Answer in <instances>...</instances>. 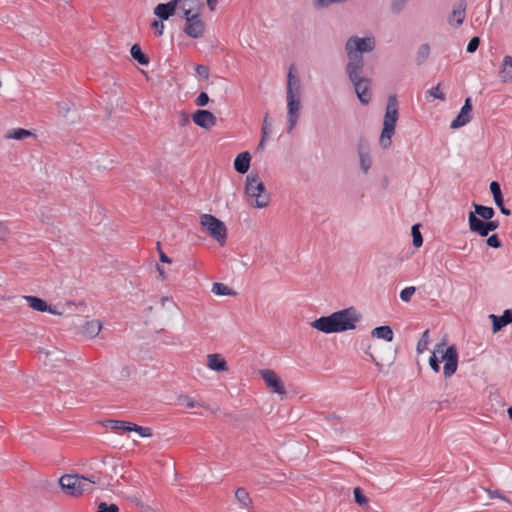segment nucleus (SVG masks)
Segmentation results:
<instances>
[{"label":"nucleus","mask_w":512,"mask_h":512,"mask_svg":"<svg viewBox=\"0 0 512 512\" xmlns=\"http://www.w3.org/2000/svg\"><path fill=\"white\" fill-rule=\"evenodd\" d=\"M360 320L361 314L354 307H350L315 319L310 325L320 332L332 334L353 330Z\"/></svg>","instance_id":"f257e3e1"},{"label":"nucleus","mask_w":512,"mask_h":512,"mask_svg":"<svg viewBox=\"0 0 512 512\" xmlns=\"http://www.w3.org/2000/svg\"><path fill=\"white\" fill-rule=\"evenodd\" d=\"M302 88L299 78L293 73L292 68L287 75L286 102H287V132L291 133L297 125L302 108Z\"/></svg>","instance_id":"f03ea898"},{"label":"nucleus","mask_w":512,"mask_h":512,"mask_svg":"<svg viewBox=\"0 0 512 512\" xmlns=\"http://www.w3.org/2000/svg\"><path fill=\"white\" fill-rule=\"evenodd\" d=\"M398 119V102L396 96H389L386 106V112L383 121V129L380 135L379 143L383 149L391 146V138L395 132V126Z\"/></svg>","instance_id":"7ed1b4c3"},{"label":"nucleus","mask_w":512,"mask_h":512,"mask_svg":"<svg viewBox=\"0 0 512 512\" xmlns=\"http://www.w3.org/2000/svg\"><path fill=\"white\" fill-rule=\"evenodd\" d=\"M245 194L248 198L255 200L251 203L255 208L262 209L269 205L270 196L258 174H250L246 177Z\"/></svg>","instance_id":"20e7f679"},{"label":"nucleus","mask_w":512,"mask_h":512,"mask_svg":"<svg viewBox=\"0 0 512 512\" xmlns=\"http://www.w3.org/2000/svg\"><path fill=\"white\" fill-rule=\"evenodd\" d=\"M344 48L346 55L362 56L363 53H370L376 48V38L372 34L365 37L353 35L347 39Z\"/></svg>","instance_id":"39448f33"},{"label":"nucleus","mask_w":512,"mask_h":512,"mask_svg":"<svg viewBox=\"0 0 512 512\" xmlns=\"http://www.w3.org/2000/svg\"><path fill=\"white\" fill-rule=\"evenodd\" d=\"M86 485V482H69L67 484L65 482H46L42 489L50 496H54L62 491L66 495L79 497L87 491Z\"/></svg>","instance_id":"423d86ee"},{"label":"nucleus","mask_w":512,"mask_h":512,"mask_svg":"<svg viewBox=\"0 0 512 512\" xmlns=\"http://www.w3.org/2000/svg\"><path fill=\"white\" fill-rule=\"evenodd\" d=\"M446 342L443 340L435 347V352L441 355L440 361H444L443 374L446 378L451 377L457 370L458 353L455 346H449L445 349Z\"/></svg>","instance_id":"0eeeda50"},{"label":"nucleus","mask_w":512,"mask_h":512,"mask_svg":"<svg viewBox=\"0 0 512 512\" xmlns=\"http://www.w3.org/2000/svg\"><path fill=\"white\" fill-rule=\"evenodd\" d=\"M200 224L206 230L207 234L220 244L225 242L227 229L225 224L210 214H203L200 217Z\"/></svg>","instance_id":"6e6552de"},{"label":"nucleus","mask_w":512,"mask_h":512,"mask_svg":"<svg viewBox=\"0 0 512 512\" xmlns=\"http://www.w3.org/2000/svg\"><path fill=\"white\" fill-rule=\"evenodd\" d=\"M185 25L183 26V32L192 39H200L204 37L206 32V23L202 19L201 14L191 15L183 18Z\"/></svg>","instance_id":"1a4fd4ad"},{"label":"nucleus","mask_w":512,"mask_h":512,"mask_svg":"<svg viewBox=\"0 0 512 512\" xmlns=\"http://www.w3.org/2000/svg\"><path fill=\"white\" fill-rule=\"evenodd\" d=\"M105 427L110 428L114 431H124V432H131L135 431L140 434L142 437H149L151 436V431L149 428L138 426L134 423L127 422V421H121V420H107L104 423Z\"/></svg>","instance_id":"9d476101"},{"label":"nucleus","mask_w":512,"mask_h":512,"mask_svg":"<svg viewBox=\"0 0 512 512\" xmlns=\"http://www.w3.org/2000/svg\"><path fill=\"white\" fill-rule=\"evenodd\" d=\"M348 61L345 66V72L351 81L358 80L363 76L364 58L363 56L347 55Z\"/></svg>","instance_id":"9b49d317"},{"label":"nucleus","mask_w":512,"mask_h":512,"mask_svg":"<svg viewBox=\"0 0 512 512\" xmlns=\"http://www.w3.org/2000/svg\"><path fill=\"white\" fill-rule=\"evenodd\" d=\"M174 3L181 18L199 15L203 8L202 0H174Z\"/></svg>","instance_id":"f8f14e48"},{"label":"nucleus","mask_w":512,"mask_h":512,"mask_svg":"<svg viewBox=\"0 0 512 512\" xmlns=\"http://www.w3.org/2000/svg\"><path fill=\"white\" fill-rule=\"evenodd\" d=\"M351 83L354 86V90H355V93H356L359 101L362 104L367 105L371 101V98H372V93H371L372 81H371V79L364 76L358 80L351 81Z\"/></svg>","instance_id":"ddd939ff"},{"label":"nucleus","mask_w":512,"mask_h":512,"mask_svg":"<svg viewBox=\"0 0 512 512\" xmlns=\"http://www.w3.org/2000/svg\"><path fill=\"white\" fill-rule=\"evenodd\" d=\"M260 374L263 380L265 381L267 387L271 389L274 393L280 395H284L286 393L282 380L273 370H261Z\"/></svg>","instance_id":"4468645a"},{"label":"nucleus","mask_w":512,"mask_h":512,"mask_svg":"<svg viewBox=\"0 0 512 512\" xmlns=\"http://www.w3.org/2000/svg\"><path fill=\"white\" fill-rule=\"evenodd\" d=\"M465 16L466 3L465 1L461 0L453 6V9L448 17V23L450 26L458 28L463 24Z\"/></svg>","instance_id":"2eb2a0df"},{"label":"nucleus","mask_w":512,"mask_h":512,"mask_svg":"<svg viewBox=\"0 0 512 512\" xmlns=\"http://www.w3.org/2000/svg\"><path fill=\"white\" fill-rule=\"evenodd\" d=\"M193 122L201 128L210 129L216 124V117L208 110H197L192 116Z\"/></svg>","instance_id":"dca6fc26"},{"label":"nucleus","mask_w":512,"mask_h":512,"mask_svg":"<svg viewBox=\"0 0 512 512\" xmlns=\"http://www.w3.org/2000/svg\"><path fill=\"white\" fill-rule=\"evenodd\" d=\"M471 110H472V105H471V99L470 98H467L465 100V103L463 105V107L461 108V111L460 113L458 114V116L451 122L450 124V128L452 129H457V128H460V127H463L465 126L467 123L470 122L471 120Z\"/></svg>","instance_id":"f3484780"},{"label":"nucleus","mask_w":512,"mask_h":512,"mask_svg":"<svg viewBox=\"0 0 512 512\" xmlns=\"http://www.w3.org/2000/svg\"><path fill=\"white\" fill-rule=\"evenodd\" d=\"M489 319L492 321L493 333H497L503 327L512 323V311L507 309L503 312L502 316H496L494 314H490Z\"/></svg>","instance_id":"a211bd4d"},{"label":"nucleus","mask_w":512,"mask_h":512,"mask_svg":"<svg viewBox=\"0 0 512 512\" xmlns=\"http://www.w3.org/2000/svg\"><path fill=\"white\" fill-rule=\"evenodd\" d=\"M177 6L176 3H174V0H171L167 3H161L158 4L154 8V14L160 19V20H168L171 16H173L176 13Z\"/></svg>","instance_id":"6ab92c4d"},{"label":"nucleus","mask_w":512,"mask_h":512,"mask_svg":"<svg viewBox=\"0 0 512 512\" xmlns=\"http://www.w3.org/2000/svg\"><path fill=\"white\" fill-rule=\"evenodd\" d=\"M29 305L30 308L39 312H49L51 314H59L54 308L48 306L44 300L36 296H23L22 297Z\"/></svg>","instance_id":"aec40b11"},{"label":"nucleus","mask_w":512,"mask_h":512,"mask_svg":"<svg viewBox=\"0 0 512 512\" xmlns=\"http://www.w3.org/2000/svg\"><path fill=\"white\" fill-rule=\"evenodd\" d=\"M207 367L216 372H223L228 369L227 362L224 357L218 353L207 355Z\"/></svg>","instance_id":"412c9836"},{"label":"nucleus","mask_w":512,"mask_h":512,"mask_svg":"<svg viewBox=\"0 0 512 512\" xmlns=\"http://www.w3.org/2000/svg\"><path fill=\"white\" fill-rule=\"evenodd\" d=\"M499 79L503 83L512 82V56L506 55L503 57L499 70Z\"/></svg>","instance_id":"4be33fe9"},{"label":"nucleus","mask_w":512,"mask_h":512,"mask_svg":"<svg viewBox=\"0 0 512 512\" xmlns=\"http://www.w3.org/2000/svg\"><path fill=\"white\" fill-rule=\"evenodd\" d=\"M251 156L249 152H242L234 160V168L240 174H245L250 168Z\"/></svg>","instance_id":"5701e85b"},{"label":"nucleus","mask_w":512,"mask_h":512,"mask_svg":"<svg viewBox=\"0 0 512 512\" xmlns=\"http://www.w3.org/2000/svg\"><path fill=\"white\" fill-rule=\"evenodd\" d=\"M102 329V323L99 320L86 321L82 328V334L89 338L96 337Z\"/></svg>","instance_id":"b1692460"},{"label":"nucleus","mask_w":512,"mask_h":512,"mask_svg":"<svg viewBox=\"0 0 512 512\" xmlns=\"http://www.w3.org/2000/svg\"><path fill=\"white\" fill-rule=\"evenodd\" d=\"M178 404L181 406H185L186 408L193 409V408H205L208 409L209 407L205 405L203 402H200L194 398H192L189 395L181 394L177 397Z\"/></svg>","instance_id":"393cba45"},{"label":"nucleus","mask_w":512,"mask_h":512,"mask_svg":"<svg viewBox=\"0 0 512 512\" xmlns=\"http://www.w3.org/2000/svg\"><path fill=\"white\" fill-rule=\"evenodd\" d=\"M359 161L362 172L367 174L372 167V157L368 150L363 148L359 149Z\"/></svg>","instance_id":"a878e982"},{"label":"nucleus","mask_w":512,"mask_h":512,"mask_svg":"<svg viewBox=\"0 0 512 512\" xmlns=\"http://www.w3.org/2000/svg\"><path fill=\"white\" fill-rule=\"evenodd\" d=\"M33 132L24 128H14L9 130L5 138L6 139H14V140H24L28 137L33 136Z\"/></svg>","instance_id":"bb28decb"},{"label":"nucleus","mask_w":512,"mask_h":512,"mask_svg":"<svg viewBox=\"0 0 512 512\" xmlns=\"http://www.w3.org/2000/svg\"><path fill=\"white\" fill-rule=\"evenodd\" d=\"M373 337L384 339L388 342L393 340V331L389 326H379L372 330L371 332Z\"/></svg>","instance_id":"cd10ccee"},{"label":"nucleus","mask_w":512,"mask_h":512,"mask_svg":"<svg viewBox=\"0 0 512 512\" xmlns=\"http://www.w3.org/2000/svg\"><path fill=\"white\" fill-rule=\"evenodd\" d=\"M475 209V215H479L484 220H491L494 216V210L492 207L483 206L480 204L473 203Z\"/></svg>","instance_id":"c85d7f7f"},{"label":"nucleus","mask_w":512,"mask_h":512,"mask_svg":"<svg viewBox=\"0 0 512 512\" xmlns=\"http://www.w3.org/2000/svg\"><path fill=\"white\" fill-rule=\"evenodd\" d=\"M212 292L219 296H234L236 292L223 283H214L212 285Z\"/></svg>","instance_id":"c756f323"},{"label":"nucleus","mask_w":512,"mask_h":512,"mask_svg":"<svg viewBox=\"0 0 512 512\" xmlns=\"http://www.w3.org/2000/svg\"><path fill=\"white\" fill-rule=\"evenodd\" d=\"M131 56L141 65H147L149 63L148 58L144 55L139 45L134 44L131 47Z\"/></svg>","instance_id":"7c9ffc66"},{"label":"nucleus","mask_w":512,"mask_h":512,"mask_svg":"<svg viewBox=\"0 0 512 512\" xmlns=\"http://www.w3.org/2000/svg\"><path fill=\"white\" fill-rule=\"evenodd\" d=\"M430 55V46L427 43L421 44L418 47L416 61L418 64L425 62Z\"/></svg>","instance_id":"2f4dec72"},{"label":"nucleus","mask_w":512,"mask_h":512,"mask_svg":"<svg viewBox=\"0 0 512 512\" xmlns=\"http://www.w3.org/2000/svg\"><path fill=\"white\" fill-rule=\"evenodd\" d=\"M235 497L244 507H248L251 504L249 493L244 488H238L235 491Z\"/></svg>","instance_id":"473e14b6"},{"label":"nucleus","mask_w":512,"mask_h":512,"mask_svg":"<svg viewBox=\"0 0 512 512\" xmlns=\"http://www.w3.org/2000/svg\"><path fill=\"white\" fill-rule=\"evenodd\" d=\"M469 228L472 232H478L485 222L480 220L473 212L469 213L468 216Z\"/></svg>","instance_id":"72a5a7b5"},{"label":"nucleus","mask_w":512,"mask_h":512,"mask_svg":"<svg viewBox=\"0 0 512 512\" xmlns=\"http://www.w3.org/2000/svg\"><path fill=\"white\" fill-rule=\"evenodd\" d=\"M354 494V500L355 502L361 506V507H367L368 506V498L364 495L363 490L360 487L354 488L353 491Z\"/></svg>","instance_id":"f704fd0d"},{"label":"nucleus","mask_w":512,"mask_h":512,"mask_svg":"<svg viewBox=\"0 0 512 512\" xmlns=\"http://www.w3.org/2000/svg\"><path fill=\"white\" fill-rule=\"evenodd\" d=\"M269 127H270L269 118H268V115H266L264 117V120H263L262 137H261L260 143L258 144V147H257L258 150L264 148L266 139H267L268 134H269Z\"/></svg>","instance_id":"c9c22d12"},{"label":"nucleus","mask_w":512,"mask_h":512,"mask_svg":"<svg viewBox=\"0 0 512 512\" xmlns=\"http://www.w3.org/2000/svg\"><path fill=\"white\" fill-rule=\"evenodd\" d=\"M426 93H427V96H429L433 99H439L441 101H445V99H446L445 94L441 89V83H439L435 87H432Z\"/></svg>","instance_id":"e433bc0d"},{"label":"nucleus","mask_w":512,"mask_h":512,"mask_svg":"<svg viewBox=\"0 0 512 512\" xmlns=\"http://www.w3.org/2000/svg\"><path fill=\"white\" fill-rule=\"evenodd\" d=\"M419 224H415L412 226V237H413V245L416 247V248H419L422 246L423 244V238H422V235L420 233V230H419Z\"/></svg>","instance_id":"4c0bfd02"},{"label":"nucleus","mask_w":512,"mask_h":512,"mask_svg":"<svg viewBox=\"0 0 512 512\" xmlns=\"http://www.w3.org/2000/svg\"><path fill=\"white\" fill-rule=\"evenodd\" d=\"M429 344V330H426L423 332L420 340L417 344V352L419 354L423 353L427 348Z\"/></svg>","instance_id":"58836bf2"},{"label":"nucleus","mask_w":512,"mask_h":512,"mask_svg":"<svg viewBox=\"0 0 512 512\" xmlns=\"http://www.w3.org/2000/svg\"><path fill=\"white\" fill-rule=\"evenodd\" d=\"M113 471H114L113 474L108 475L111 478H113V477H119L121 479L133 478V475H131V474L127 475L126 474V471H125V469H124V467L122 465H115L114 468H113Z\"/></svg>","instance_id":"ea45409f"},{"label":"nucleus","mask_w":512,"mask_h":512,"mask_svg":"<svg viewBox=\"0 0 512 512\" xmlns=\"http://www.w3.org/2000/svg\"><path fill=\"white\" fill-rule=\"evenodd\" d=\"M58 480H61V481H64V480H90V478L72 471L70 473L61 475L58 478Z\"/></svg>","instance_id":"a19ab883"},{"label":"nucleus","mask_w":512,"mask_h":512,"mask_svg":"<svg viewBox=\"0 0 512 512\" xmlns=\"http://www.w3.org/2000/svg\"><path fill=\"white\" fill-rule=\"evenodd\" d=\"M415 291L416 288L414 286L404 288L400 292V299L404 302H409L411 300V297L414 295Z\"/></svg>","instance_id":"79ce46f5"},{"label":"nucleus","mask_w":512,"mask_h":512,"mask_svg":"<svg viewBox=\"0 0 512 512\" xmlns=\"http://www.w3.org/2000/svg\"><path fill=\"white\" fill-rule=\"evenodd\" d=\"M97 512H119V508L116 504H107L106 502H100L98 505Z\"/></svg>","instance_id":"37998d69"},{"label":"nucleus","mask_w":512,"mask_h":512,"mask_svg":"<svg viewBox=\"0 0 512 512\" xmlns=\"http://www.w3.org/2000/svg\"><path fill=\"white\" fill-rule=\"evenodd\" d=\"M408 0H393L390 5L391 12L394 14L400 13Z\"/></svg>","instance_id":"c03bdc74"},{"label":"nucleus","mask_w":512,"mask_h":512,"mask_svg":"<svg viewBox=\"0 0 512 512\" xmlns=\"http://www.w3.org/2000/svg\"><path fill=\"white\" fill-rule=\"evenodd\" d=\"M161 307L163 309H166L167 311H174L177 310L176 304L173 302L172 299L168 297H162L160 300Z\"/></svg>","instance_id":"a18cd8bd"},{"label":"nucleus","mask_w":512,"mask_h":512,"mask_svg":"<svg viewBox=\"0 0 512 512\" xmlns=\"http://www.w3.org/2000/svg\"><path fill=\"white\" fill-rule=\"evenodd\" d=\"M479 44H480L479 37H476V36L472 37L467 45V52L474 53L478 49Z\"/></svg>","instance_id":"49530a36"},{"label":"nucleus","mask_w":512,"mask_h":512,"mask_svg":"<svg viewBox=\"0 0 512 512\" xmlns=\"http://www.w3.org/2000/svg\"><path fill=\"white\" fill-rule=\"evenodd\" d=\"M10 233V228L7 222L0 220V240H5Z\"/></svg>","instance_id":"de8ad7c7"},{"label":"nucleus","mask_w":512,"mask_h":512,"mask_svg":"<svg viewBox=\"0 0 512 512\" xmlns=\"http://www.w3.org/2000/svg\"><path fill=\"white\" fill-rule=\"evenodd\" d=\"M57 108L59 114L63 117H66L70 111V104L68 102L62 101L57 104Z\"/></svg>","instance_id":"09e8293b"},{"label":"nucleus","mask_w":512,"mask_h":512,"mask_svg":"<svg viewBox=\"0 0 512 512\" xmlns=\"http://www.w3.org/2000/svg\"><path fill=\"white\" fill-rule=\"evenodd\" d=\"M437 352H433L432 356L430 357L429 359V364H430V367L432 368V370L434 372H439L440 370V360L437 358L436 356Z\"/></svg>","instance_id":"8fccbe9b"},{"label":"nucleus","mask_w":512,"mask_h":512,"mask_svg":"<svg viewBox=\"0 0 512 512\" xmlns=\"http://www.w3.org/2000/svg\"><path fill=\"white\" fill-rule=\"evenodd\" d=\"M208 102H209V97H208L207 93H205V92H201L195 100L196 105L200 106V107L206 106L208 104Z\"/></svg>","instance_id":"3c124183"},{"label":"nucleus","mask_w":512,"mask_h":512,"mask_svg":"<svg viewBox=\"0 0 512 512\" xmlns=\"http://www.w3.org/2000/svg\"><path fill=\"white\" fill-rule=\"evenodd\" d=\"M152 28L156 30V34L161 36L164 31V24L162 20H154L151 24Z\"/></svg>","instance_id":"603ef678"},{"label":"nucleus","mask_w":512,"mask_h":512,"mask_svg":"<svg viewBox=\"0 0 512 512\" xmlns=\"http://www.w3.org/2000/svg\"><path fill=\"white\" fill-rule=\"evenodd\" d=\"M195 70L197 74L205 79L209 77V69L204 65H196Z\"/></svg>","instance_id":"864d4df0"},{"label":"nucleus","mask_w":512,"mask_h":512,"mask_svg":"<svg viewBox=\"0 0 512 512\" xmlns=\"http://www.w3.org/2000/svg\"><path fill=\"white\" fill-rule=\"evenodd\" d=\"M490 191L493 194V198L502 195L500 185L496 181L490 183Z\"/></svg>","instance_id":"5fc2aeb1"},{"label":"nucleus","mask_w":512,"mask_h":512,"mask_svg":"<svg viewBox=\"0 0 512 512\" xmlns=\"http://www.w3.org/2000/svg\"><path fill=\"white\" fill-rule=\"evenodd\" d=\"M487 245L493 248H499L501 246V242L497 235L494 234L487 239Z\"/></svg>","instance_id":"6e6d98bb"},{"label":"nucleus","mask_w":512,"mask_h":512,"mask_svg":"<svg viewBox=\"0 0 512 512\" xmlns=\"http://www.w3.org/2000/svg\"><path fill=\"white\" fill-rule=\"evenodd\" d=\"M487 492L490 495V498H500L502 500L508 501V499L497 489L492 490L491 488L487 489Z\"/></svg>","instance_id":"4d7b16f0"},{"label":"nucleus","mask_w":512,"mask_h":512,"mask_svg":"<svg viewBox=\"0 0 512 512\" xmlns=\"http://www.w3.org/2000/svg\"><path fill=\"white\" fill-rule=\"evenodd\" d=\"M157 249L159 251V259L162 263L171 264L172 260L161 250L160 243H157Z\"/></svg>","instance_id":"13d9d810"},{"label":"nucleus","mask_w":512,"mask_h":512,"mask_svg":"<svg viewBox=\"0 0 512 512\" xmlns=\"http://www.w3.org/2000/svg\"><path fill=\"white\" fill-rule=\"evenodd\" d=\"M156 270L158 272V278L161 281H165L168 278L167 272L162 266L157 265Z\"/></svg>","instance_id":"bf43d9fd"},{"label":"nucleus","mask_w":512,"mask_h":512,"mask_svg":"<svg viewBox=\"0 0 512 512\" xmlns=\"http://www.w3.org/2000/svg\"><path fill=\"white\" fill-rule=\"evenodd\" d=\"M485 226H487L489 231H494L498 228L499 222L498 221H488V222H486Z\"/></svg>","instance_id":"052dcab7"},{"label":"nucleus","mask_w":512,"mask_h":512,"mask_svg":"<svg viewBox=\"0 0 512 512\" xmlns=\"http://www.w3.org/2000/svg\"><path fill=\"white\" fill-rule=\"evenodd\" d=\"M135 503H136L137 506H140V507L144 508L145 512H158V511H156L155 509H153V508H151L149 506L144 507L143 504L138 499L135 500Z\"/></svg>","instance_id":"680f3d73"},{"label":"nucleus","mask_w":512,"mask_h":512,"mask_svg":"<svg viewBox=\"0 0 512 512\" xmlns=\"http://www.w3.org/2000/svg\"><path fill=\"white\" fill-rule=\"evenodd\" d=\"M485 225H486V222L484 223L482 228H480V230L477 232L479 235H481L483 237L487 236L490 232L489 229L487 228V226H485Z\"/></svg>","instance_id":"e2e57ef3"},{"label":"nucleus","mask_w":512,"mask_h":512,"mask_svg":"<svg viewBox=\"0 0 512 512\" xmlns=\"http://www.w3.org/2000/svg\"><path fill=\"white\" fill-rule=\"evenodd\" d=\"M494 201H495V204L498 208H502L504 206V203H503V196H497V197H494Z\"/></svg>","instance_id":"0e129e2a"},{"label":"nucleus","mask_w":512,"mask_h":512,"mask_svg":"<svg viewBox=\"0 0 512 512\" xmlns=\"http://www.w3.org/2000/svg\"><path fill=\"white\" fill-rule=\"evenodd\" d=\"M218 1L217 0H207V5L210 11H214L216 9Z\"/></svg>","instance_id":"69168bd1"},{"label":"nucleus","mask_w":512,"mask_h":512,"mask_svg":"<svg viewBox=\"0 0 512 512\" xmlns=\"http://www.w3.org/2000/svg\"><path fill=\"white\" fill-rule=\"evenodd\" d=\"M501 213H503L504 215H510L511 214V211L507 208H505L504 206L502 208H499Z\"/></svg>","instance_id":"338daca9"},{"label":"nucleus","mask_w":512,"mask_h":512,"mask_svg":"<svg viewBox=\"0 0 512 512\" xmlns=\"http://www.w3.org/2000/svg\"><path fill=\"white\" fill-rule=\"evenodd\" d=\"M507 413L509 418L512 420V407L508 408Z\"/></svg>","instance_id":"774afa93"}]
</instances>
